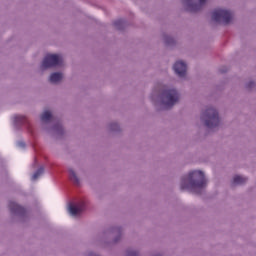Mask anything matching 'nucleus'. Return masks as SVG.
I'll return each instance as SVG.
<instances>
[{
	"label": "nucleus",
	"mask_w": 256,
	"mask_h": 256,
	"mask_svg": "<svg viewBox=\"0 0 256 256\" xmlns=\"http://www.w3.org/2000/svg\"><path fill=\"white\" fill-rule=\"evenodd\" d=\"M207 187V179L205 174L200 170L190 172L182 178L181 189H193L194 193H198L201 189Z\"/></svg>",
	"instance_id": "f257e3e1"
},
{
	"label": "nucleus",
	"mask_w": 256,
	"mask_h": 256,
	"mask_svg": "<svg viewBox=\"0 0 256 256\" xmlns=\"http://www.w3.org/2000/svg\"><path fill=\"white\" fill-rule=\"evenodd\" d=\"M225 71H227V70H222V73H225Z\"/></svg>",
	"instance_id": "a211bd4d"
},
{
	"label": "nucleus",
	"mask_w": 256,
	"mask_h": 256,
	"mask_svg": "<svg viewBox=\"0 0 256 256\" xmlns=\"http://www.w3.org/2000/svg\"><path fill=\"white\" fill-rule=\"evenodd\" d=\"M247 182V178L242 176H235L233 178V185H243V183Z\"/></svg>",
	"instance_id": "9b49d317"
},
{
	"label": "nucleus",
	"mask_w": 256,
	"mask_h": 256,
	"mask_svg": "<svg viewBox=\"0 0 256 256\" xmlns=\"http://www.w3.org/2000/svg\"><path fill=\"white\" fill-rule=\"evenodd\" d=\"M212 19L216 23H223V25H229V22L233 19V13L229 10L218 8L213 11Z\"/></svg>",
	"instance_id": "7ed1b4c3"
},
{
	"label": "nucleus",
	"mask_w": 256,
	"mask_h": 256,
	"mask_svg": "<svg viewBox=\"0 0 256 256\" xmlns=\"http://www.w3.org/2000/svg\"><path fill=\"white\" fill-rule=\"evenodd\" d=\"M68 211L72 217H77V215H81L82 211H85V202H79L77 205L70 204Z\"/></svg>",
	"instance_id": "423d86ee"
},
{
	"label": "nucleus",
	"mask_w": 256,
	"mask_h": 256,
	"mask_svg": "<svg viewBox=\"0 0 256 256\" xmlns=\"http://www.w3.org/2000/svg\"><path fill=\"white\" fill-rule=\"evenodd\" d=\"M59 65H63V58L57 54H48L42 62V69H49Z\"/></svg>",
	"instance_id": "39448f33"
},
{
	"label": "nucleus",
	"mask_w": 256,
	"mask_h": 256,
	"mask_svg": "<svg viewBox=\"0 0 256 256\" xmlns=\"http://www.w3.org/2000/svg\"><path fill=\"white\" fill-rule=\"evenodd\" d=\"M123 25V20L119 19L114 22V26H116L117 29H121V26Z\"/></svg>",
	"instance_id": "dca6fc26"
},
{
	"label": "nucleus",
	"mask_w": 256,
	"mask_h": 256,
	"mask_svg": "<svg viewBox=\"0 0 256 256\" xmlns=\"http://www.w3.org/2000/svg\"><path fill=\"white\" fill-rule=\"evenodd\" d=\"M173 69L178 77H185L187 75V64L183 61L176 62Z\"/></svg>",
	"instance_id": "0eeeda50"
},
{
	"label": "nucleus",
	"mask_w": 256,
	"mask_h": 256,
	"mask_svg": "<svg viewBox=\"0 0 256 256\" xmlns=\"http://www.w3.org/2000/svg\"><path fill=\"white\" fill-rule=\"evenodd\" d=\"M69 177H70L71 181H73L74 183H79V178L77 177V174L75 173V171L73 169L69 170Z\"/></svg>",
	"instance_id": "ddd939ff"
},
{
	"label": "nucleus",
	"mask_w": 256,
	"mask_h": 256,
	"mask_svg": "<svg viewBox=\"0 0 256 256\" xmlns=\"http://www.w3.org/2000/svg\"><path fill=\"white\" fill-rule=\"evenodd\" d=\"M9 209L12 213H21L23 211V207L15 202L9 203Z\"/></svg>",
	"instance_id": "1a4fd4ad"
},
{
	"label": "nucleus",
	"mask_w": 256,
	"mask_h": 256,
	"mask_svg": "<svg viewBox=\"0 0 256 256\" xmlns=\"http://www.w3.org/2000/svg\"><path fill=\"white\" fill-rule=\"evenodd\" d=\"M53 116L51 115V113L49 111H45L42 115H41V121L43 122H47V121H51V118Z\"/></svg>",
	"instance_id": "f8f14e48"
},
{
	"label": "nucleus",
	"mask_w": 256,
	"mask_h": 256,
	"mask_svg": "<svg viewBox=\"0 0 256 256\" xmlns=\"http://www.w3.org/2000/svg\"><path fill=\"white\" fill-rule=\"evenodd\" d=\"M45 170L41 167L39 168L32 176V181H37V179H39V177H41V175H43V172Z\"/></svg>",
	"instance_id": "4468645a"
},
{
	"label": "nucleus",
	"mask_w": 256,
	"mask_h": 256,
	"mask_svg": "<svg viewBox=\"0 0 256 256\" xmlns=\"http://www.w3.org/2000/svg\"><path fill=\"white\" fill-rule=\"evenodd\" d=\"M16 123H27V117L23 115H17L14 117Z\"/></svg>",
	"instance_id": "2eb2a0df"
},
{
	"label": "nucleus",
	"mask_w": 256,
	"mask_h": 256,
	"mask_svg": "<svg viewBox=\"0 0 256 256\" xmlns=\"http://www.w3.org/2000/svg\"><path fill=\"white\" fill-rule=\"evenodd\" d=\"M202 119L205 121L206 127L213 129L219 125V112L215 108L209 107L203 112Z\"/></svg>",
	"instance_id": "f03ea898"
},
{
	"label": "nucleus",
	"mask_w": 256,
	"mask_h": 256,
	"mask_svg": "<svg viewBox=\"0 0 256 256\" xmlns=\"http://www.w3.org/2000/svg\"><path fill=\"white\" fill-rule=\"evenodd\" d=\"M252 85H253V82H250L249 87H251Z\"/></svg>",
	"instance_id": "f3484780"
},
{
	"label": "nucleus",
	"mask_w": 256,
	"mask_h": 256,
	"mask_svg": "<svg viewBox=\"0 0 256 256\" xmlns=\"http://www.w3.org/2000/svg\"><path fill=\"white\" fill-rule=\"evenodd\" d=\"M63 79V74L59 72L52 73L50 75V83H59Z\"/></svg>",
	"instance_id": "9d476101"
},
{
	"label": "nucleus",
	"mask_w": 256,
	"mask_h": 256,
	"mask_svg": "<svg viewBox=\"0 0 256 256\" xmlns=\"http://www.w3.org/2000/svg\"><path fill=\"white\" fill-rule=\"evenodd\" d=\"M162 95L165 109H171L179 101V92L175 89L164 90Z\"/></svg>",
	"instance_id": "20e7f679"
},
{
	"label": "nucleus",
	"mask_w": 256,
	"mask_h": 256,
	"mask_svg": "<svg viewBox=\"0 0 256 256\" xmlns=\"http://www.w3.org/2000/svg\"><path fill=\"white\" fill-rule=\"evenodd\" d=\"M199 4H189V10L192 12L199 11L205 3H207V0H199Z\"/></svg>",
	"instance_id": "6e6552de"
}]
</instances>
